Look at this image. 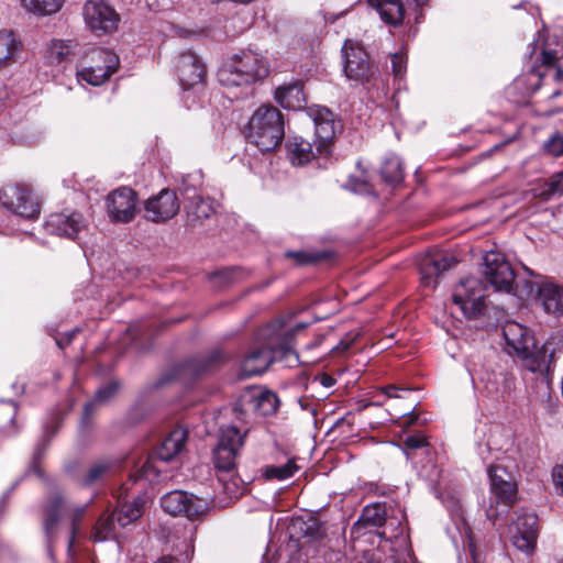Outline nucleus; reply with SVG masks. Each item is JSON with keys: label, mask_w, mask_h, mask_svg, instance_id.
Instances as JSON below:
<instances>
[{"label": "nucleus", "mask_w": 563, "mask_h": 563, "mask_svg": "<svg viewBox=\"0 0 563 563\" xmlns=\"http://www.w3.org/2000/svg\"><path fill=\"white\" fill-rule=\"evenodd\" d=\"M503 335L508 352H514L522 362V366L536 374L541 384L549 387L550 364L552 354L545 345L538 346L534 336L525 325L509 321L503 327Z\"/></svg>", "instance_id": "1"}, {"label": "nucleus", "mask_w": 563, "mask_h": 563, "mask_svg": "<svg viewBox=\"0 0 563 563\" xmlns=\"http://www.w3.org/2000/svg\"><path fill=\"white\" fill-rule=\"evenodd\" d=\"M268 62L260 54L247 51L228 59L218 70V80L224 87L250 86L269 74Z\"/></svg>", "instance_id": "2"}, {"label": "nucleus", "mask_w": 563, "mask_h": 563, "mask_svg": "<svg viewBox=\"0 0 563 563\" xmlns=\"http://www.w3.org/2000/svg\"><path fill=\"white\" fill-rule=\"evenodd\" d=\"M285 135L282 112L274 106L263 104L255 110L249 121V140L261 151L275 150Z\"/></svg>", "instance_id": "3"}, {"label": "nucleus", "mask_w": 563, "mask_h": 563, "mask_svg": "<svg viewBox=\"0 0 563 563\" xmlns=\"http://www.w3.org/2000/svg\"><path fill=\"white\" fill-rule=\"evenodd\" d=\"M532 279L520 280L517 285L521 295L534 299L543 311L555 318L563 316V286L523 266Z\"/></svg>", "instance_id": "4"}, {"label": "nucleus", "mask_w": 563, "mask_h": 563, "mask_svg": "<svg viewBox=\"0 0 563 563\" xmlns=\"http://www.w3.org/2000/svg\"><path fill=\"white\" fill-rule=\"evenodd\" d=\"M92 501L90 499L85 505H73L65 500L62 496H55L51 499L44 512V527L46 533L51 537L55 527L63 517L71 520V536L68 542V549L73 547L75 533L77 531V523L84 517L88 505Z\"/></svg>", "instance_id": "5"}, {"label": "nucleus", "mask_w": 563, "mask_h": 563, "mask_svg": "<svg viewBox=\"0 0 563 563\" xmlns=\"http://www.w3.org/2000/svg\"><path fill=\"white\" fill-rule=\"evenodd\" d=\"M485 285L476 277L462 279L453 290V302L467 318L479 316L485 308Z\"/></svg>", "instance_id": "6"}, {"label": "nucleus", "mask_w": 563, "mask_h": 563, "mask_svg": "<svg viewBox=\"0 0 563 563\" xmlns=\"http://www.w3.org/2000/svg\"><path fill=\"white\" fill-rule=\"evenodd\" d=\"M91 65L77 70L79 81H86L92 86L106 82L119 67V57L111 51L93 48L90 54Z\"/></svg>", "instance_id": "7"}, {"label": "nucleus", "mask_w": 563, "mask_h": 563, "mask_svg": "<svg viewBox=\"0 0 563 563\" xmlns=\"http://www.w3.org/2000/svg\"><path fill=\"white\" fill-rule=\"evenodd\" d=\"M144 509V500L140 496L131 503H120L108 519H99L95 528L93 539L96 541L107 540L115 529V525L125 527L137 520Z\"/></svg>", "instance_id": "8"}, {"label": "nucleus", "mask_w": 563, "mask_h": 563, "mask_svg": "<svg viewBox=\"0 0 563 563\" xmlns=\"http://www.w3.org/2000/svg\"><path fill=\"white\" fill-rule=\"evenodd\" d=\"M0 203L8 210L25 219H36L40 203L26 186L7 185L0 190Z\"/></svg>", "instance_id": "9"}, {"label": "nucleus", "mask_w": 563, "mask_h": 563, "mask_svg": "<svg viewBox=\"0 0 563 563\" xmlns=\"http://www.w3.org/2000/svg\"><path fill=\"white\" fill-rule=\"evenodd\" d=\"M161 506L165 512L173 516H186L195 520L205 515L208 510L206 499L199 498L184 490H173L161 498Z\"/></svg>", "instance_id": "10"}, {"label": "nucleus", "mask_w": 563, "mask_h": 563, "mask_svg": "<svg viewBox=\"0 0 563 563\" xmlns=\"http://www.w3.org/2000/svg\"><path fill=\"white\" fill-rule=\"evenodd\" d=\"M82 15L89 30L99 35L114 32L120 22L117 11L102 0L87 1L82 8Z\"/></svg>", "instance_id": "11"}, {"label": "nucleus", "mask_w": 563, "mask_h": 563, "mask_svg": "<svg viewBox=\"0 0 563 563\" xmlns=\"http://www.w3.org/2000/svg\"><path fill=\"white\" fill-rule=\"evenodd\" d=\"M344 56V74L347 79L356 82L368 81L374 75L375 68L369 62L365 49L352 40H347L342 48Z\"/></svg>", "instance_id": "12"}, {"label": "nucleus", "mask_w": 563, "mask_h": 563, "mask_svg": "<svg viewBox=\"0 0 563 563\" xmlns=\"http://www.w3.org/2000/svg\"><path fill=\"white\" fill-rule=\"evenodd\" d=\"M483 275L498 291L510 292L515 284V273L500 252L490 251L484 256Z\"/></svg>", "instance_id": "13"}, {"label": "nucleus", "mask_w": 563, "mask_h": 563, "mask_svg": "<svg viewBox=\"0 0 563 563\" xmlns=\"http://www.w3.org/2000/svg\"><path fill=\"white\" fill-rule=\"evenodd\" d=\"M137 197L129 187L112 190L106 198V211L114 223H129L136 214Z\"/></svg>", "instance_id": "14"}, {"label": "nucleus", "mask_w": 563, "mask_h": 563, "mask_svg": "<svg viewBox=\"0 0 563 563\" xmlns=\"http://www.w3.org/2000/svg\"><path fill=\"white\" fill-rule=\"evenodd\" d=\"M487 475L494 501L510 508L517 501L518 488L509 472L500 464H490Z\"/></svg>", "instance_id": "15"}, {"label": "nucleus", "mask_w": 563, "mask_h": 563, "mask_svg": "<svg viewBox=\"0 0 563 563\" xmlns=\"http://www.w3.org/2000/svg\"><path fill=\"white\" fill-rule=\"evenodd\" d=\"M243 445V435L235 427L222 430L219 443L214 450V465L219 471L231 472L240 449Z\"/></svg>", "instance_id": "16"}, {"label": "nucleus", "mask_w": 563, "mask_h": 563, "mask_svg": "<svg viewBox=\"0 0 563 563\" xmlns=\"http://www.w3.org/2000/svg\"><path fill=\"white\" fill-rule=\"evenodd\" d=\"M175 71L184 89L202 84L207 74L205 63L191 51L183 52L178 55L175 63Z\"/></svg>", "instance_id": "17"}, {"label": "nucleus", "mask_w": 563, "mask_h": 563, "mask_svg": "<svg viewBox=\"0 0 563 563\" xmlns=\"http://www.w3.org/2000/svg\"><path fill=\"white\" fill-rule=\"evenodd\" d=\"M180 208L178 197L170 189H163L144 203L145 218L152 222H165L174 218Z\"/></svg>", "instance_id": "18"}, {"label": "nucleus", "mask_w": 563, "mask_h": 563, "mask_svg": "<svg viewBox=\"0 0 563 563\" xmlns=\"http://www.w3.org/2000/svg\"><path fill=\"white\" fill-rule=\"evenodd\" d=\"M277 353H282L276 342L269 341L265 346L254 347L244 357L241 364V376L251 377L263 374L274 361Z\"/></svg>", "instance_id": "19"}, {"label": "nucleus", "mask_w": 563, "mask_h": 563, "mask_svg": "<svg viewBox=\"0 0 563 563\" xmlns=\"http://www.w3.org/2000/svg\"><path fill=\"white\" fill-rule=\"evenodd\" d=\"M86 225L85 218L77 211L53 213L45 222V228L48 233L68 239H75Z\"/></svg>", "instance_id": "20"}, {"label": "nucleus", "mask_w": 563, "mask_h": 563, "mask_svg": "<svg viewBox=\"0 0 563 563\" xmlns=\"http://www.w3.org/2000/svg\"><path fill=\"white\" fill-rule=\"evenodd\" d=\"M313 122L316 151L319 155L328 156L336 132L333 114L328 109H319L313 114Z\"/></svg>", "instance_id": "21"}, {"label": "nucleus", "mask_w": 563, "mask_h": 563, "mask_svg": "<svg viewBox=\"0 0 563 563\" xmlns=\"http://www.w3.org/2000/svg\"><path fill=\"white\" fill-rule=\"evenodd\" d=\"M456 263L455 257L449 254L426 257L420 265L422 285L434 288L441 274L455 266Z\"/></svg>", "instance_id": "22"}, {"label": "nucleus", "mask_w": 563, "mask_h": 563, "mask_svg": "<svg viewBox=\"0 0 563 563\" xmlns=\"http://www.w3.org/2000/svg\"><path fill=\"white\" fill-rule=\"evenodd\" d=\"M228 360L229 356L222 350L217 349L207 355L187 361L183 371L185 374L198 377L221 367Z\"/></svg>", "instance_id": "23"}, {"label": "nucleus", "mask_w": 563, "mask_h": 563, "mask_svg": "<svg viewBox=\"0 0 563 563\" xmlns=\"http://www.w3.org/2000/svg\"><path fill=\"white\" fill-rule=\"evenodd\" d=\"M275 99L285 109H301L306 103L302 82L297 80L279 86Z\"/></svg>", "instance_id": "24"}, {"label": "nucleus", "mask_w": 563, "mask_h": 563, "mask_svg": "<svg viewBox=\"0 0 563 563\" xmlns=\"http://www.w3.org/2000/svg\"><path fill=\"white\" fill-rule=\"evenodd\" d=\"M22 49V43L11 30H0V70L16 62Z\"/></svg>", "instance_id": "25"}, {"label": "nucleus", "mask_w": 563, "mask_h": 563, "mask_svg": "<svg viewBox=\"0 0 563 563\" xmlns=\"http://www.w3.org/2000/svg\"><path fill=\"white\" fill-rule=\"evenodd\" d=\"M186 439L187 432L183 428L170 431L155 453L157 460L162 462L172 461L184 449Z\"/></svg>", "instance_id": "26"}, {"label": "nucleus", "mask_w": 563, "mask_h": 563, "mask_svg": "<svg viewBox=\"0 0 563 563\" xmlns=\"http://www.w3.org/2000/svg\"><path fill=\"white\" fill-rule=\"evenodd\" d=\"M368 3L377 10L385 23L394 26L402 23L405 8L400 0H368Z\"/></svg>", "instance_id": "27"}, {"label": "nucleus", "mask_w": 563, "mask_h": 563, "mask_svg": "<svg viewBox=\"0 0 563 563\" xmlns=\"http://www.w3.org/2000/svg\"><path fill=\"white\" fill-rule=\"evenodd\" d=\"M249 407L261 416H269L277 411L279 399L271 390L252 394L247 400Z\"/></svg>", "instance_id": "28"}, {"label": "nucleus", "mask_w": 563, "mask_h": 563, "mask_svg": "<svg viewBox=\"0 0 563 563\" xmlns=\"http://www.w3.org/2000/svg\"><path fill=\"white\" fill-rule=\"evenodd\" d=\"M387 523L386 506L384 504H373L366 506L353 529L361 530L366 527H382Z\"/></svg>", "instance_id": "29"}, {"label": "nucleus", "mask_w": 563, "mask_h": 563, "mask_svg": "<svg viewBox=\"0 0 563 563\" xmlns=\"http://www.w3.org/2000/svg\"><path fill=\"white\" fill-rule=\"evenodd\" d=\"M112 463L109 460L96 461L81 474L75 475V478L81 486H92L102 481L110 473Z\"/></svg>", "instance_id": "30"}, {"label": "nucleus", "mask_w": 563, "mask_h": 563, "mask_svg": "<svg viewBox=\"0 0 563 563\" xmlns=\"http://www.w3.org/2000/svg\"><path fill=\"white\" fill-rule=\"evenodd\" d=\"M78 43L74 40H52L46 58L49 64H60L76 53Z\"/></svg>", "instance_id": "31"}, {"label": "nucleus", "mask_w": 563, "mask_h": 563, "mask_svg": "<svg viewBox=\"0 0 563 563\" xmlns=\"http://www.w3.org/2000/svg\"><path fill=\"white\" fill-rule=\"evenodd\" d=\"M289 159L292 165L301 166L314 158L312 144L301 137H294L287 144Z\"/></svg>", "instance_id": "32"}, {"label": "nucleus", "mask_w": 563, "mask_h": 563, "mask_svg": "<svg viewBox=\"0 0 563 563\" xmlns=\"http://www.w3.org/2000/svg\"><path fill=\"white\" fill-rule=\"evenodd\" d=\"M515 387V376L510 373H497L488 379L486 390L496 398H506Z\"/></svg>", "instance_id": "33"}, {"label": "nucleus", "mask_w": 563, "mask_h": 563, "mask_svg": "<svg viewBox=\"0 0 563 563\" xmlns=\"http://www.w3.org/2000/svg\"><path fill=\"white\" fill-rule=\"evenodd\" d=\"M20 2L27 13L44 18L60 11L65 0H20Z\"/></svg>", "instance_id": "34"}, {"label": "nucleus", "mask_w": 563, "mask_h": 563, "mask_svg": "<svg viewBox=\"0 0 563 563\" xmlns=\"http://www.w3.org/2000/svg\"><path fill=\"white\" fill-rule=\"evenodd\" d=\"M186 209L188 214L198 221L208 219L211 214L214 213L213 201L209 198H203L198 195L189 198V202L186 206Z\"/></svg>", "instance_id": "35"}, {"label": "nucleus", "mask_w": 563, "mask_h": 563, "mask_svg": "<svg viewBox=\"0 0 563 563\" xmlns=\"http://www.w3.org/2000/svg\"><path fill=\"white\" fill-rule=\"evenodd\" d=\"M380 173L386 183H400L404 178V168L400 158L396 155H388L383 163Z\"/></svg>", "instance_id": "36"}, {"label": "nucleus", "mask_w": 563, "mask_h": 563, "mask_svg": "<svg viewBox=\"0 0 563 563\" xmlns=\"http://www.w3.org/2000/svg\"><path fill=\"white\" fill-rule=\"evenodd\" d=\"M159 473L161 471L155 465L154 457H147L143 465L134 474L130 475L129 482L125 483L121 489L126 490L130 482L135 484L142 479H145L150 483H153L158 478Z\"/></svg>", "instance_id": "37"}, {"label": "nucleus", "mask_w": 563, "mask_h": 563, "mask_svg": "<svg viewBox=\"0 0 563 563\" xmlns=\"http://www.w3.org/2000/svg\"><path fill=\"white\" fill-rule=\"evenodd\" d=\"M118 390H119V384L115 382H111V383L104 385L103 387L99 388L96 391L93 401L85 405L84 419H87L90 416L91 410L96 404H104V402L109 401L111 398H113L115 396Z\"/></svg>", "instance_id": "38"}, {"label": "nucleus", "mask_w": 563, "mask_h": 563, "mask_svg": "<svg viewBox=\"0 0 563 563\" xmlns=\"http://www.w3.org/2000/svg\"><path fill=\"white\" fill-rule=\"evenodd\" d=\"M298 470L294 459L288 460L284 465H269L265 468L264 475L267 479H287L291 477Z\"/></svg>", "instance_id": "39"}, {"label": "nucleus", "mask_w": 563, "mask_h": 563, "mask_svg": "<svg viewBox=\"0 0 563 563\" xmlns=\"http://www.w3.org/2000/svg\"><path fill=\"white\" fill-rule=\"evenodd\" d=\"M512 544L520 551L531 553L534 550L537 539L530 532L521 531L510 527Z\"/></svg>", "instance_id": "40"}, {"label": "nucleus", "mask_w": 563, "mask_h": 563, "mask_svg": "<svg viewBox=\"0 0 563 563\" xmlns=\"http://www.w3.org/2000/svg\"><path fill=\"white\" fill-rule=\"evenodd\" d=\"M563 195V170L551 176L542 186L539 196L550 199Z\"/></svg>", "instance_id": "41"}, {"label": "nucleus", "mask_w": 563, "mask_h": 563, "mask_svg": "<svg viewBox=\"0 0 563 563\" xmlns=\"http://www.w3.org/2000/svg\"><path fill=\"white\" fill-rule=\"evenodd\" d=\"M538 518L534 514L522 512L517 516L516 520L512 523V528L519 529L521 531L530 532L534 534V539L538 538Z\"/></svg>", "instance_id": "42"}, {"label": "nucleus", "mask_w": 563, "mask_h": 563, "mask_svg": "<svg viewBox=\"0 0 563 563\" xmlns=\"http://www.w3.org/2000/svg\"><path fill=\"white\" fill-rule=\"evenodd\" d=\"M307 327L306 323H298L292 329L287 330V332L284 334L283 339H278L277 343L279 345V350L282 354L288 355V354H295L291 350L290 343L295 334L299 331H302Z\"/></svg>", "instance_id": "43"}, {"label": "nucleus", "mask_w": 563, "mask_h": 563, "mask_svg": "<svg viewBox=\"0 0 563 563\" xmlns=\"http://www.w3.org/2000/svg\"><path fill=\"white\" fill-rule=\"evenodd\" d=\"M559 58L554 53L549 51L542 52V63L549 67V73L552 75L555 81H563V70L555 66V62Z\"/></svg>", "instance_id": "44"}, {"label": "nucleus", "mask_w": 563, "mask_h": 563, "mask_svg": "<svg viewBox=\"0 0 563 563\" xmlns=\"http://www.w3.org/2000/svg\"><path fill=\"white\" fill-rule=\"evenodd\" d=\"M428 445L427 439L422 434L408 435L404 442V452L410 457L409 451L418 450Z\"/></svg>", "instance_id": "45"}, {"label": "nucleus", "mask_w": 563, "mask_h": 563, "mask_svg": "<svg viewBox=\"0 0 563 563\" xmlns=\"http://www.w3.org/2000/svg\"><path fill=\"white\" fill-rule=\"evenodd\" d=\"M544 150L554 156L563 155V135L554 134L544 142Z\"/></svg>", "instance_id": "46"}, {"label": "nucleus", "mask_w": 563, "mask_h": 563, "mask_svg": "<svg viewBox=\"0 0 563 563\" xmlns=\"http://www.w3.org/2000/svg\"><path fill=\"white\" fill-rule=\"evenodd\" d=\"M303 525L305 528H302V531L306 538L318 540L324 536V528L319 522L311 520Z\"/></svg>", "instance_id": "47"}, {"label": "nucleus", "mask_w": 563, "mask_h": 563, "mask_svg": "<svg viewBox=\"0 0 563 563\" xmlns=\"http://www.w3.org/2000/svg\"><path fill=\"white\" fill-rule=\"evenodd\" d=\"M407 58L402 53H395L391 56L393 71L396 77H402L406 71Z\"/></svg>", "instance_id": "48"}, {"label": "nucleus", "mask_w": 563, "mask_h": 563, "mask_svg": "<svg viewBox=\"0 0 563 563\" xmlns=\"http://www.w3.org/2000/svg\"><path fill=\"white\" fill-rule=\"evenodd\" d=\"M287 258L294 260L299 265L309 264L316 261V257L303 251H288L285 253Z\"/></svg>", "instance_id": "49"}, {"label": "nucleus", "mask_w": 563, "mask_h": 563, "mask_svg": "<svg viewBox=\"0 0 563 563\" xmlns=\"http://www.w3.org/2000/svg\"><path fill=\"white\" fill-rule=\"evenodd\" d=\"M347 186L351 190L355 192H367L368 191V181L365 178L355 179L351 177L349 179Z\"/></svg>", "instance_id": "50"}, {"label": "nucleus", "mask_w": 563, "mask_h": 563, "mask_svg": "<svg viewBox=\"0 0 563 563\" xmlns=\"http://www.w3.org/2000/svg\"><path fill=\"white\" fill-rule=\"evenodd\" d=\"M552 478L555 489L563 495V465L553 468Z\"/></svg>", "instance_id": "51"}, {"label": "nucleus", "mask_w": 563, "mask_h": 563, "mask_svg": "<svg viewBox=\"0 0 563 563\" xmlns=\"http://www.w3.org/2000/svg\"><path fill=\"white\" fill-rule=\"evenodd\" d=\"M360 333L358 332H350L345 335V338H343L339 344L335 346L336 350L341 351V352H344L346 351L352 344L353 342L358 338Z\"/></svg>", "instance_id": "52"}, {"label": "nucleus", "mask_w": 563, "mask_h": 563, "mask_svg": "<svg viewBox=\"0 0 563 563\" xmlns=\"http://www.w3.org/2000/svg\"><path fill=\"white\" fill-rule=\"evenodd\" d=\"M384 394L388 397L399 398L400 395L397 394L398 388L394 385L386 386L384 389Z\"/></svg>", "instance_id": "53"}, {"label": "nucleus", "mask_w": 563, "mask_h": 563, "mask_svg": "<svg viewBox=\"0 0 563 563\" xmlns=\"http://www.w3.org/2000/svg\"><path fill=\"white\" fill-rule=\"evenodd\" d=\"M321 384L324 387H331L334 384V379L331 376L323 374L321 377Z\"/></svg>", "instance_id": "54"}, {"label": "nucleus", "mask_w": 563, "mask_h": 563, "mask_svg": "<svg viewBox=\"0 0 563 563\" xmlns=\"http://www.w3.org/2000/svg\"><path fill=\"white\" fill-rule=\"evenodd\" d=\"M220 481H222V482L224 483V489H225L230 495H234V496H236V495L239 494L238 492H235V490L231 489L230 484H229V483H227L223 478H220Z\"/></svg>", "instance_id": "55"}, {"label": "nucleus", "mask_w": 563, "mask_h": 563, "mask_svg": "<svg viewBox=\"0 0 563 563\" xmlns=\"http://www.w3.org/2000/svg\"><path fill=\"white\" fill-rule=\"evenodd\" d=\"M487 517L492 520V521H495L498 517L497 512L493 511L492 509L487 510Z\"/></svg>", "instance_id": "56"}, {"label": "nucleus", "mask_w": 563, "mask_h": 563, "mask_svg": "<svg viewBox=\"0 0 563 563\" xmlns=\"http://www.w3.org/2000/svg\"><path fill=\"white\" fill-rule=\"evenodd\" d=\"M157 563H175V561L170 556H165V558H162Z\"/></svg>", "instance_id": "57"}, {"label": "nucleus", "mask_w": 563, "mask_h": 563, "mask_svg": "<svg viewBox=\"0 0 563 563\" xmlns=\"http://www.w3.org/2000/svg\"><path fill=\"white\" fill-rule=\"evenodd\" d=\"M399 533H401V529H400V526L398 523L397 527H396L395 532L390 534V538L397 537Z\"/></svg>", "instance_id": "58"}, {"label": "nucleus", "mask_w": 563, "mask_h": 563, "mask_svg": "<svg viewBox=\"0 0 563 563\" xmlns=\"http://www.w3.org/2000/svg\"><path fill=\"white\" fill-rule=\"evenodd\" d=\"M74 333L75 331L67 333L66 343H69L71 341Z\"/></svg>", "instance_id": "59"}, {"label": "nucleus", "mask_w": 563, "mask_h": 563, "mask_svg": "<svg viewBox=\"0 0 563 563\" xmlns=\"http://www.w3.org/2000/svg\"><path fill=\"white\" fill-rule=\"evenodd\" d=\"M227 275H228V273H219V274H217L216 276H217V277H221V276L227 277Z\"/></svg>", "instance_id": "60"}, {"label": "nucleus", "mask_w": 563, "mask_h": 563, "mask_svg": "<svg viewBox=\"0 0 563 563\" xmlns=\"http://www.w3.org/2000/svg\"><path fill=\"white\" fill-rule=\"evenodd\" d=\"M56 342L60 347H63V340H57Z\"/></svg>", "instance_id": "61"}, {"label": "nucleus", "mask_w": 563, "mask_h": 563, "mask_svg": "<svg viewBox=\"0 0 563 563\" xmlns=\"http://www.w3.org/2000/svg\"><path fill=\"white\" fill-rule=\"evenodd\" d=\"M16 433V430L14 429L12 432H8V434Z\"/></svg>", "instance_id": "62"}]
</instances>
